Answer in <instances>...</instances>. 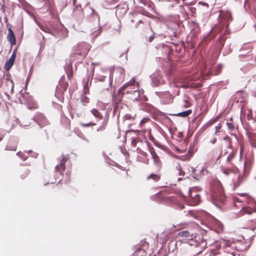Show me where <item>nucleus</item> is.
<instances>
[{
  "mask_svg": "<svg viewBox=\"0 0 256 256\" xmlns=\"http://www.w3.org/2000/svg\"><path fill=\"white\" fill-rule=\"evenodd\" d=\"M178 236L187 240V242L190 246H193L198 248L196 255H198L208 248V242L203 236L200 234H191L188 230H182L178 234Z\"/></svg>",
  "mask_w": 256,
  "mask_h": 256,
  "instance_id": "1",
  "label": "nucleus"
},
{
  "mask_svg": "<svg viewBox=\"0 0 256 256\" xmlns=\"http://www.w3.org/2000/svg\"><path fill=\"white\" fill-rule=\"evenodd\" d=\"M210 194L213 203L218 205V202L224 204L226 196L220 182L218 180H213L210 184Z\"/></svg>",
  "mask_w": 256,
  "mask_h": 256,
  "instance_id": "2",
  "label": "nucleus"
},
{
  "mask_svg": "<svg viewBox=\"0 0 256 256\" xmlns=\"http://www.w3.org/2000/svg\"><path fill=\"white\" fill-rule=\"evenodd\" d=\"M138 85V82L136 81V79L133 78L129 82L125 84L122 86H121L118 90L116 96L114 99V102L116 104H118L122 101V99L124 94V92L128 88V87H132L135 86L136 85Z\"/></svg>",
  "mask_w": 256,
  "mask_h": 256,
  "instance_id": "3",
  "label": "nucleus"
},
{
  "mask_svg": "<svg viewBox=\"0 0 256 256\" xmlns=\"http://www.w3.org/2000/svg\"><path fill=\"white\" fill-rule=\"evenodd\" d=\"M136 28H138L142 32H145L150 30V24L146 21L139 20L136 26Z\"/></svg>",
  "mask_w": 256,
  "mask_h": 256,
  "instance_id": "4",
  "label": "nucleus"
},
{
  "mask_svg": "<svg viewBox=\"0 0 256 256\" xmlns=\"http://www.w3.org/2000/svg\"><path fill=\"white\" fill-rule=\"evenodd\" d=\"M70 158L68 156H63L60 160L59 165H57L55 167V170L56 172L62 173L65 170V164L67 160Z\"/></svg>",
  "mask_w": 256,
  "mask_h": 256,
  "instance_id": "5",
  "label": "nucleus"
},
{
  "mask_svg": "<svg viewBox=\"0 0 256 256\" xmlns=\"http://www.w3.org/2000/svg\"><path fill=\"white\" fill-rule=\"evenodd\" d=\"M208 172V171L206 170V169L202 167L201 168H196V169L194 170L192 172V176L198 180L200 178H201L202 176L204 175L205 174H207Z\"/></svg>",
  "mask_w": 256,
  "mask_h": 256,
  "instance_id": "6",
  "label": "nucleus"
},
{
  "mask_svg": "<svg viewBox=\"0 0 256 256\" xmlns=\"http://www.w3.org/2000/svg\"><path fill=\"white\" fill-rule=\"evenodd\" d=\"M30 172V170L28 167L22 166L18 170V174L21 180L26 179Z\"/></svg>",
  "mask_w": 256,
  "mask_h": 256,
  "instance_id": "7",
  "label": "nucleus"
},
{
  "mask_svg": "<svg viewBox=\"0 0 256 256\" xmlns=\"http://www.w3.org/2000/svg\"><path fill=\"white\" fill-rule=\"evenodd\" d=\"M150 153L152 156L154 164L158 166V170H160L162 167V162L153 148H150Z\"/></svg>",
  "mask_w": 256,
  "mask_h": 256,
  "instance_id": "8",
  "label": "nucleus"
},
{
  "mask_svg": "<svg viewBox=\"0 0 256 256\" xmlns=\"http://www.w3.org/2000/svg\"><path fill=\"white\" fill-rule=\"evenodd\" d=\"M18 146V142L14 139L8 140L6 147V150L16 151Z\"/></svg>",
  "mask_w": 256,
  "mask_h": 256,
  "instance_id": "9",
  "label": "nucleus"
},
{
  "mask_svg": "<svg viewBox=\"0 0 256 256\" xmlns=\"http://www.w3.org/2000/svg\"><path fill=\"white\" fill-rule=\"evenodd\" d=\"M244 101V92L242 90L238 91L234 96V102L236 103H242Z\"/></svg>",
  "mask_w": 256,
  "mask_h": 256,
  "instance_id": "10",
  "label": "nucleus"
},
{
  "mask_svg": "<svg viewBox=\"0 0 256 256\" xmlns=\"http://www.w3.org/2000/svg\"><path fill=\"white\" fill-rule=\"evenodd\" d=\"M8 41L10 42L12 46H14L16 44V38L13 30L11 28H8V34L6 37Z\"/></svg>",
  "mask_w": 256,
  "mask_h": 256,
  "instance_id": "11",
  "label": "nucleus"
},
{
  "mask_svg": "<svg viewBox=\"0 0 256 256\" xmlns=\"http://www.w3.org/2000/svg\"><path fill=\"white\" fill-rule=\"evenodd\" d=\"M16 58V53L14 52L10 58H9L8 60H7L4 64V69L6 71H8L12 66L14 65V60Z\"/></svg>",
  "mask_w": 256,
  "mask_h": 256,
  "instance_id": "12",
  "label": "nucleus"
},
{
  "mask_svg": "<svg viewBox=\"0 0 256 256\" xmlns=\"http://www.w3.org/2000/svg\"><path fill=\"white\" fill-rule=\"evenodd\" d=\"M6 90L12 93L13 92L14 88V81L10 78H7L6 80Z\"/></svg>",
  "mask_w": 256,
  "mask_h": 256,
  "instance_id": "13",
  "label": "nucleus"
},
{
  "mask_svg": "<svg viewBox=\"0 0 256 256\" xmlns=\"http://www.w3.org/2000/svg\"><path fill=\"white\" fill-rule=\"evenodd\" d=\"M196 80L192 76H188L186 78V82L183 85L184 88H195L196 87V84L194 82H191L192 80Z\"/></svg>",
  "mask_w": 256,
  "mask_h": 256,
  "instance_id": "14",
  "label": "nucleus"
},
{
  "mask_svg": "<svg viewBox=\"0 0 256 256\" xmlns=\"http://www.w3.org/2000/svg\"><path fill=\"white\" fill-rule=\"evenodd\" d=\"M238 168L236 166H232L231 168H223L222 172L226 175H228L230 173L236 174L238 172Z\"/></svg>",
  "mask_w": 256,
  "mask_h": 256,
  "instance_id": "15",
  "label": "nucleus"
},
{
  "mask_svg": "<svg viewBox=\"0 0 256 256\" xmlns=\"http://www.w3.org/2000/svg\"><path fill=\"white\" fill-rule=\"evenodd\" d=\"M38 120V121L39 124L42 126H44L49 124V122L47 120V118L42 115H40L37 118Z\"/></svg>",
  "mask_w": 256,
  "mask_h": 256,
  "instance_id": "16",
  "label": "nucleus"
},
{
  "mask_svg": "<svg viewBox=\"0 0 256 256\" xmlns=\"http://www.w3.org/2000/svg\"><path fill=\"white\" fill-rule=\"evenodd\" d=\"M66 72L68 80H70L73 77V70L72 64L69 65L66 68Z\"/></svg>",
  "mask_w": 256,
  "mask_h": 256,
  "instance_id": "17",
  "label": "nucleus"
},
{
  "mask_svg": "<svg viewBox=\"0 0 256 256\" xmlns=\"http://www.w3.org/2000/svg\"><path fill=\"white\" fill-rule=\"evenodd\" d=\"M32 150L24 151V152H18L16 153V155L20 157L22 160H26L28 159V156L26 154H30L32 152Z\"/></svg>",
  "mask_w": 256,
  "mask_h": 256,
  "instance_id": "18",
  "label": "nucleus"
},
{
  "mask_svg": "<svg viewBox=\"0 0 256 256\" xmlns=\"http://www.w3.org/2000/svg\"><path fill=\"white\" fill-rule=\"evenodd\" d=\"M90 112L97 119L99 120H101L102 119L103 116L102 114L96 108H93L90 110Z\"/></svg>",
  "mask_w": 256,
  "mask_h": 256,
  "instance_id": "19",
  "label": "nucleus"
},
{
  "mask_svg": "<svg viewBox=\"0 0 256 256\" xmlns=\"http://www.w3.org/2000/svg\"><path fill=\"white\" fill-rule=\"evenodd\" d=\"M254 212V210L248 206L244 207L240 210V212L242 214H251Z\"/></svg>",
  "mask_w": 256,
  "mask_h": 256,
  "instance_id": "20",
  "label": "nucleus"
},
{
  "mask_svg": "<svg viewBox=\"0 0 256 256\" xmlns=\"http://www.w3.org/2000/svg\"><path fill=\"white\" fill-rule=\"evenodd\" d=\"M161 176L159 174H152L147 177V180L152 179L154 181L157 182L160 179Z\"/></svg>",
  "mask_w": 256,
  "mask_h": 256,
  "instance_id": "21",
  "label": "nucleus"
},
{
  "mask_svg": "<svg viewBox=\"0 0 256 256\" xmlns=\"http://www.w3.org/2000/svg\"><path fill=\"white\" fill-rule=\"evenodd\" d=\"M250 142L251 145L254 147H256V134H252L249 136Z\"/></svg>",
  "mask_w": 256,
  "mask_h": 256,
  "instance_id": "22",
  "label": "nucleus"
},
{
  "mask_svg": "<svg viewBox=\"0 0 256 256\" xmlns=\"http://www.w3.org/2000/svg\"><path fill=\"white\" fill-rule=\"evenodd\" d=\"M222 18L227 21L232 20V16L230 12H226L222 15Z\"/></svg>",
  "mask_w": 256,
  "mask_h": 256,
  "instance_id": "23",
  "label": "nucleus"
},
{
  "mask_svg": "<svg viewBox=\"0 0 256 256\" xmlns=\"http://www.w3.org/2000/svg\"><path fill=\"white\" fill-rule=\"evenodd\" d=\"M192 112V110H188L186 111H184L181 112L178 114L176 115L181 117H186L190 114Z\"/></svg>",
  "mask_w": 256,
  "mask_h": 256,
  "instance_id": "24",
  "label": "nucleus"
},
{
  "mask_svg": "<svg viewBox=\"0 0 256 256\" xmlns=\"http://www.w3.org/2000/svg\"><path fill=\"white\" fill-rule=\"evenodd\" d=\"M234 154L232 152L226 158V162L228 164H230L231 162L234 157Z\"/></svg>",
  "mask_w": 256,
  "mask_h": 256,
  "instance_id": "25",
  "label": "nucleus"
},
{
  "mask_svg": "<svg viewBox=\"0 0 256 256\" xmlns=\"http://www.w3.org/2000/svg\"><path fill=\"white\" fill-rule=\"evenodd\" d=\"M61 122L65 124L66 127H70V120L68 118L65 116L62 117Z\"/></svg>",
  "mask_w": 256,
  "mask_h": 256,
  "instance_id": "26",
  "label": "nucleus"
},
{
  "mask_svg": "<svg viewBox=\"0 0 256 256\" xmlns=\"http://www.w3.org/2000/svg\"><path fill=\"white\" fill-rule=\"evenodd\" d=\"M226 124L228 128L230 130H234L235 128V126L234 124V123L232 122V120H230L229 122H226Z\"/></svg>",
  "mask_w": 256,
  "mask_h": 256,
  "instance_id": "27",
  "label": "nucleus"
},
{
  "mask_svg": "<svg viewBox=\"0 0 256 256\" xmlns=\"http://www.w3.org/2000/svg\"><path fill=\"white\" fill-rule=\"evenodd\" d=\"M247 111L248 112L246 114L247 119L248 120H253V111L252 110H248Z\"/></svg>",
  "mask_w": 256,
  "mask_h": 256,
  "instance_id": "28",
  "label": "nucleus"
},
{
  "mask_svg": "<svg viewBox=\"0 0 256 256\" xmlns=\"http://www.w3.org/2000/svg\"><path fill=\"white\" fill-rule=\"evenodd\" d=\"M200 201V196L197 194H196L194 198V204H198Z\"/></svg>",
  "mask_w": 256,
  "mask_h": 256,
  "instance_id": "29",
  "label": "nucleus"
},
{
  "mask_svg": "<svg viewBox=\"0 0 256 256\" xmlns=\"http://www.w3.org/2000/svg\"><path fill=\"white\" fill-rule=\"evenodd\" d=\"M28 108L30 110H34L38 108V105L36 102H34L32 104H28Z\"/></svg>",
  "mask_w": 256,
  "mask_h": 256,
  "instance_id": "30",
  "label": "nucleus"
},
{
  "mask_svg": "<svg viewBox=\"0 0 256 256\" xmlns=\"http://www.w3.org/2000/svg\"><path fill=\"white\" fill-rule=\"evenodd\" d=\"M68 82H62L60 84V86L62 87V88H63V90L66 91L68 87Z\"/></svg>",
  "mask_w": 256,
  "mask_h": 256,
  "instance_id": "31",
  "label": "nucleus"
},
{
  "mask_svg": "<svg viewBox=\"0 0 256 256\" xmlns=\"http://www.w3.org/2000/svg\"><path fill=\"white\" fill-rule=\"evenodd\" d=\"M242 179V176H239L238 178V182L236 184H234V186L236 187L238 186L241 183Z\"/></svg>",
  "mask_w": 256,
  "mask_h": 256,
  "instance_id": "32",
  "label": "nucleus"
},
{
  "mask_svg": "<svg viewBox=\"0 0 256 256\" xmlns=\"http://www.w3.org/2000/svg\"><path fill=\"white\" fill-rule=\"evenodd\" d=\"M87 54H88V50H86L84 52H79V53L76 52V53L74 54V55H76V54L82 55L83 56V58H86Z\"/></svg>",
  "mask_w": 256,
  "mask_h": 256,
  "instance_id": "33",
  "label": "nucleus"
},
{
  "mask_svg": "<svg viewBox=\"0 0 256 256\" xmlns=\"http://www.w3.org/2000/svg\"><path fill=\"white\" fill-rule=\"evenodd\" d=\"M96 124L94 122H90L88 124H82L81 125L84 126V127H88V126H95Z\"/></svg>",
  "mask_w": 256,
  "mask_h": 256,
  "instance_id": "34",
  "label": "nucleus"
},
{
  "mask_svg": "<svg viewBox=\"0 0 256 256\" xmlns=\"http://www.w3.org/2000/svg\"><path fill=\"white\" fill-rule=\"evenodd\" d=\"M82 102L84 103V104H88L89 102V99L86 96H84L82 98Z\"/></svg>",
  "mask_w": 256,
  "mask_h": 256,
  "instance_id": "35",
  "label": "nucleus"
},
{
  "mask_svg": "<svg viewBox=\"0 0 256 256\" xmlns=\"http://www.w3.org/2000/svg\"><path fill=\"white\" fill-rule=\"evenodd\" d=\"M149 120H150V119L148 118H143L140 122V126H142L143 124H145L146 122H147Z\"/></svg>",
  "mask_w": 256,
  "mask_h": 256,
  "instance_id": "36",
  "label": "nucleus"
},
{
  "mask_svg": "<svg viewBox=\"0 0 256 256\" xmlns=\"http://www.w3.org/2000/svg\"><path fill=\"white\" fill-rule=\"evenodd\" d=\"M184 106L185 108H188V107L190 106V102L188 100H184Z\"/></svg>",
  "mask_w": 256,
  "mask_h": 256,
  "instance_id": "37",
  "label": "nucleus"
},
{
  "mask_svg": "<svg viewBox=\"0 0 256 256\" xmlns=\"http://www.w3.org/2000/svg\"><path fill=\"white\" fill-rule=\"evenodd\" d=\"M222 125L221 124H218L217 126H216V132H218L220 131V130L221 128Z\"/></svg>",
  "mask_w": 256,
  "mask_h": 256,
  "instance_id": "38",
  "label": "nucleus"
},
{
  "mask_svg": "<svg viewBox=\"0 0 256 256\" xmlns=\"http://www.w3.org/2000/svg\"><path fill=\"white\" fill-rule=\"evenodd\" d=\"M106 128V126L104 124H102L100 126L98 129V131L100 130H104Z\"/></svg>",
  "mask_w": 256,
  "mask_h": 256,
  "instance_id": "39",
  "label": "nucleus"
},
{
  "mask_svg": "<svg viewBox=\"0 0 256 256\" xmlns=\"http://www.w3.org/2000/svg\"><path fill=\"white\" fill-rule=\"evenodd\" d=\"M214 246L216 247V249H220L221 247V244H220L219 242H216L214 244Z\"/></svg>",
  "mask_w": 256,
  "mask_h": 256,
  "instance_id": "40",
  "label": "nucleus"
},
{
  "mask_svg": "<svg viewBox=\"0 0 256 256\" xmlns=\"http://www.w3.org/2000/svg\"><path fill=\"white\" fill-rule=\"evenodd\" d=\"M136 143H137L136 141V140L135 139H134V140H132V145L133 146L135 147L136 146Z\"/></svg>",
  "mask_w": 256,
  "mask_h": 256,
  "instance_id": "41",
  "label": "nucleus"
},
{
  "mask_svg": "<svg viewBox=\"0 0 256 256\" xmlns=\"http://www.w3.org/2000/svg\"><path fill=\"white\" fill-rule=\"evenodd\" d=\"M254 114H253V120L254 122H256V110L254 111H253Z\"/></svg>",
  "mask_w": 256,
  "mask_h": 256,
  "instance_id": "42",
  "label": "nucleus"
},
{
  "mask_svg": "<svg viewBox=\"0 0 256 256\" xmlns=\"http://www.w3.org/2000/svg\"><path fill=\"white\" fill-rule=\"evenodd\" d=\"M154 38V35L152 34V36H150L148 38V40L150 42H152Z\"/></svg>",
  "mask_w": 256,
  "mask_h": 256,
  "instance_id": "43",
  "label": "nucleus"
},
{
  "mask_svg": "<svg viewBox=\"0 0 256 256\" xmlns=\"http://www.w3.org/2000/svg\"><path fill=\"white\" fill-rule=\"evenodd\" d=\"M221 70H222V66L220 65L218 66V70H217L216 74H218L220 72Z\"/></svg>",
  "mask_w": 256,
  "mask_h": 256,
  "instance_id": "44",
  "label": "nucleus"
},
{
  "mask_svg": "<svg viewBox=\"0 0 256 256\" xmlns=\"http://www.w3.org/2000/svg\"><path fill=\"white\" fill-rule=\"evenodd\" d=\"M178 174L180 176H184V172L181 170H179Z\"/></svg>",
  "mask_w": 256,
  "mask_h": 256,
  "instance_id": "45",
  "label": "nucleus"
},
{
  "mask_svg": "<svg viewBox=\"0 0 256 256\" xmlns=\"http://www.w3.org/2000/svg\"><path fill=\"white\" fill-rule=\"evenodd\" d=\"M192 189L190 188L188 190V196H190L192 198Z\"/></svg>",
  "mask_w": 256,
  "mask_h": 256,
  "instance_id": "46",
  "label": "nucleus"
},
{
  "mask_svg": "<svg viewBox=\"0 0 256 256\" xmlns=\"http://www.w3.org/2000/svg\"><path fill=\"white\" fill-rule=\"evenodd\" d=\"M92 65H94V66H100V62H92Z\"/></svg>",
  "mask_w": 256,
  "mask_h": 256,
  "instance_id": "47",
  "label": "nucleus"
},
{
  "mask_svg": "<svg viewBox=\"0 0 256 256\" xmlns=\"http://www.w3.org/2000/svg\"><path fill=\"white\" fill-rule=\"evenodd\" d=\"M84 92L85 94H88V88H86V86L84 87Z\"/></svg>",
  "mask_w": 256,
  "mask_h": 256,
  "instance_id": "48",
  "label": "nucleus"
},
{
  "mask_svg": "<svg viewBox=\"0 0 256 256\" xmlns=\"http://www.w3.org/2000/svg\"><path fill=\"white\" fill-rule=\"evenodd\" d=\"M253 210H254V212H256V204L254 206Z\"/></svg>",
  "mask_w": 256,
  "mask_h": 256,
  "instance_id": "49",
  "label": "nucleus"
},
{
  "mask_svg": "<svg viewBox=\"0 0 256 256\" xmlns=\"http://www.w3.org/2000/svg\"><path fill=\"white\" fill-rule=\"evenodd\" d=\"M180 228H184V224L180 225Z\"/></svg>",
  "mask_w": 256,
  "mask_h": 256,
  "instance_id": "50",
  "label": "nucleus"
},
{
  "mask_svg": "<svg viewBox=\"0 0 256 256\" xmlns=\"http://www.w3.org/2000/svg\"><path fill=\"white\" fill-rule=\"evenodd\" d=\"M3 136H0V142L3 139Z\"/></svg>",
  "mask_w": 256,
  "mask_h": 256,
  "instance_id": "51",
  "label": "nucleus"
},
{
  "mask_svg": "<svg viewBox=\"0 0 256 256\" xmlns=\"http://www.w3.org/2000/svg\"><path fill=\"white\" fill-rule=\"evenodd\" d=\"M73 3L74 4H75L76 3V0H73Z\"/></svg>",
  "mask_w": 256,
  "mask_h": 256,
  "instance_id": "52",
  "label": "nucleus"
},
{
  "mask_svg": "<svg viewBox=\"0 0 256 256\" xmlns=\"http://www.w3.org/2000/svg\"><path fill=\"white\" fill-rule=\"evenodd\" d=\"M183 208H184V206H182H182H180V208H181V209H182Z\"/></svg>",
  "mask_w": 256,
  "mask_h": 256,
  "instance_id": "53",
  "label": "nucleus"
},
{
  "mask_svg": "<svg viewBox=\"0 0 256 256\" xmlns=\"http://www.w3.org/2000/svg\"><path fill=\"white\" fill-rule=\"evenodd\" d=\"M204 6H208V4L206 3H204Z\"/></svg>",
  "mask_w": 256,
  "mask_h": 256,
  "instance_id": "54",
  "label": "nucleus"
},
{
  "mask_svg": "<svg viewBox=\"0 0 256 256\" xmlns=\"http://www.w3.org/2000/svg\"><path fill=\"white\" fill-rule=\"evenodd\" d=\"M216 140V138H215L214 140H213L212 143H214Z\"/></svg>",
  "mask_w": 256,
  "mask_h": 256,
  "instance_id": "55",
  "label": "nucleus"
},
{
  "mask_svg": "<svg viewBox=\"0 0 256 256\" xmlns=\"http://www.w3.org/2000/svg\"><path fill=\"white\" fill-rule=\"evenodd\" d=\"M131 22H134V20H131Z\"/></svg>",
  "mask_w": 256,
  "mask_h": 256,
  "instance_id": "56",
  "label": "nucleus"
},
{
  "mask_svg": "<svg viewBox=\"0 0 256 256\" xmlns=\"http://www.w3.org/2000/svg\"><path fill=\"white\" fill-rule=\"evenodd\" d=\"M236 200H238V198H234V200L236 201Z\"/></svg>",
  "mask_w": 256,
  "mask_h": 256,
  "instance_id": "57",
  "label": "nucleus"
},
{
  "mask_svg": "<svg viewBox=\"0 0 256 256\" xmlns=\"http://www.w3.org/2000/svg\"><path fill=\"white\" fill-rule=\"evenodd\" d=\"M216 120H214L213 122H216Z\"/></svg>",
  "mask_w": 256,
  "mask_h": 256,
  "instance_id": "58",
  "label": "nucleus"
},
{
  "mask_svg": "<svg viewBox=\"0 0 256 256\" xmlns=\"http://www.w3.org/2000/svg\"><path fill=\"white\" fill-rule=\"evenodd\" d=\"M220 156V155L218 157V158H217V160H218Z\"/></svg>",
  "mask_w": 256,
  "mask_h": 256,
  "instance_id": "59",
  "label": "nucleus"
},
{
  "mask_svg": "<svg viewBox=\"0 0 256 256\" xmlns=\"http://www.w3.org/2000/svg\"><path fill=\"white\" fill-rule=\"evenodd\" d=\"M198 251V250H197V251H196V252H197ZM196 256V254H195L194 256Z\"/></svg>",
  "mask_w": 256,
  "mask_h": 256,
  "instance_id": "60",
  "label": "nucleus"
},
{
  "mask_svg": "<svg viewBox=\"0 0 256 256\" xmlns=\"http://www.w3.org/2000/svg\"><path fill=\"white\" fill-rule=\"evenodd\" d=\"M127 92H128V93H129V92H130V91H129V90H128V91H127Z\"/></svg>",
  "mask_w": 256,
  "mask_h": 256,
  "instance_id": "61",
  "label": "nucleus"
},
{
  "mask_svg": "<svg viewBox=\"0 0 256 256\" xmlns=\"http://www.w3.org/2000/svg\"><path fill=\"white\" fill-rule=\"evenodd\" d=\"M94 68H93V70H93V72L94 71Z\"/></svg>",
  "mask_w": 256,
  "mask_h": 256,
  "instance_id": "62",
  "label": "nucleus"
},
{
  "mask_svg": "<svg viewBox=\"0 0 256 256\" xmlns=\"http://www.w3.org/2000/svg\"><path fill=\"white\" fill-rule=\"evenodd\" d=\"M57 190H58V187L56 186V188Z\"/></svg>",
  "mask_w": 256,
  "mask_h": 256,
  "instance_id": "63",
  "label": "nucleus"
}]
</instances>
